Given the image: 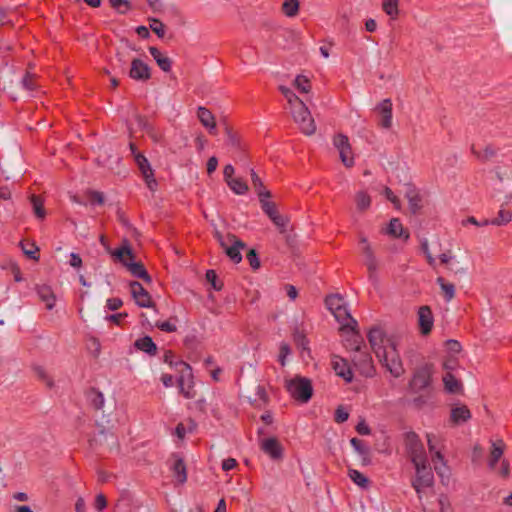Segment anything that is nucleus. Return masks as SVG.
Here are the masks:
<instances>
[{"mask_svg":"<svg viewBox=\"0 0 512 512\" xmlns=\"http://www.w3.org/2000/svg\"><path fill=\"white\" fill-rule=\"evenodd\" d=\"M410 459L415 468L412 487L417 492L419 498H421V492L425 488L433 486V469L440 477L441 482L445 485L448 484L450 470L440 450H411Z\"/></svg>","mask_w":512,"mask_h":512,"instance_id":"1","label":"nucleus"},{"mask_svg":"<svg viewBox=\"0 0 512 512\" xmlns=\"http://www.w3.org/2000/svg\"><path fill=\"white\" fill-rule=\"evenodd\" d=\"M91 399L98 411L101 410V416L97 417V426L99 428V436L96 438V445L100 446H115L114 435L110 430L114 427L116 420L111 414L105 413L104 396L99 391H92Z\"/></svg>","mask_w":512,"mask_h":512,"instance_id":"2","label":"nucleus"},{"mask_svg":"<svg viewBox=\"0 0 512 512\" xmlns=\"http://www.w3.org/2000/svg\"><path fill=\"white\" fill-rule=\"evenodd\" d=\"M106 249L114 260L123 264L134 277L140 278L146 283L151 282V277L147 273L144 265L134 260L135 255L127 240H124L122 245L115 250H111L109 247Z\"/></svg>","mask_w":512,"mask_h":512,"instance_id":"3","label":"nucleus"},{"mask_svg":"<svg viewBox=\"0 0 512 512\" xmlns=\"http://www.w3.org/2000/svg\"><path fill=\"white\" fill-rule=\"evenodd\" d=\"M344 333L348 334L346 346L355 351L353 356V362L359 366L361 373L365 376H372L374 373V367L372 365V357L369 353L362 351V341L360 336L354 331L353 328L344 327Z\"/></svg>","mask_w":512,"mask_h":512,"instance_id":"4","label":"nucleus"},{"mask_svg":"<svg viewBox=\"0 0 512 512\" xmlns=\"http://www.w3.org/2000/svg\"><path fill=\"white\" fill-rule=\"evenodd\" d=\"M432 366L425 364L418 367L409 383L410 390L416 397L413 399L417 407H422L426 403L425 392L431 385Z\"/></svg>","mask_w":512,"mask_h":512,"instance_id":"5","label":"nucleus"},{"mask_svg":"<svg viewBox=\"0 0 512 512\" xmlns=\"http://www.w3.org/2000/svg\"><path fill=\"white\" fill-rule=\"evenodd\" d=\"M375 356L393 377L399 378L405 373L396 341L388 342L386 348H383Z\"/></svg>","mask_w":512,"mask_h":512,"instance_id":"6","label":"nucleus"},{"mask_svg":"<svg viewBox=\"0 0 512 512\" xmlns=\"http://www.w3.org/2000/svg\"><path fill=\"white\" fill-rule=\"evenodd\" d=\"M285 387L289 394L296 400L306 403L312 396V385L309 379L295 376L285 379Z\"/></svg>","mask_w":512,"mask_h":512,"instance_id":"7","label":"nucleus"},{"mask_svg":"<svg viewBox=\"0 0 512 512\" xmlns=\"http://www.w3.org/2000/svg\"><path fill=\"white\" fill-rule=\"evenodd\" d=\"M215 237L219 242L220 246L224 249L227 256L235 263H239L242 260L240 250L245 247L244 242L237 239L232 234L222 235L216 231Z\"/></svg>","mask_w":512,"mask_h":512,"instance_id":"8","label":"nucleus"},{"mask_svg":"<svg viewBox=\"0 0 512 512\" xmlns=\"http://www.w3.org/2000/svg\"><path fill=\"white\" fill-rule=\"evenodd\" d=\"M291 111L295 122L299 124L300 129L304 134L310 136L315 133L316 125L304 102H298V106L293 107Z\"/></svg>","mask_w":512,"mask_h":512,"instance_id":"9","label":"nucleus"},{"mask_svg":"<svg viewBox=\"0 0 512 512\" xmlns=\"http://www.w3.org/2000/svg\"><path fill=\"white\" fill-rule=\"evenodd\" d=\"M333 146L338 151L343 165L347 168L352 167L354 165V156L349 138L342 133H338L333 137Z\"/></svg>","mask_w":512,"mask_h":512,"instance_id":"10","label":"nucleus"},{"mask_svg":"<svg viewBox=\"0 0 512 512\" xmlns=\"http://www.w3.org/2000/svg\"><path fill=\"white\" fill-rule=\"evenodd\" d=\"M326 306L339 322L350 321L356 323L350 316L343 298L339 295H331L326 298Z\"/></svg>","mask_w":512,"mask_h":512,"instance_id":"11","label":"nucleus"},{"mask_svg":"<svg viewBox=\"0 0 512 512\" xmlns=\"http://www.w3.org/2000/svg\"><path fill=\"white\" fill-rule=\"evenodd\" d=\"M176 366L177 372L179 373L178 386L180 393H182L184 397L188 399L195 397L196 393L192 390L190 385H188L186 388V382H189L192 376L190 366L183 361L177 362Z\"/></svg>","mask_w":512,"mask_h":512,"instance_id":"12","label":"nucleus"},{"mask_svg":"<svg viewBox=\"0 0 512 512\" xmlns=\"http://www.w3.org/2000/svg\"><path fill=\"white\" fill-rule=\"evenodd\" d=\"M368 341L374 354L377 355L383 348H386L388 342L395 340L385 335L381 328L373 327L368 333Z\"/></svg>","mask_w":512,"mask_h":512,"instance_id":"13","label":"nucleus"},{"mask_svg":"<svg viewBox=\"0 0 512 512\" xmlns=\"http://www.w3.org/2000/svg\"><path fill=\"white\" fill-rule=\"evenodd\" d=\"M488 466L503 477L509 474V464L503 458V450L490 451Z\"/></svg>","mask_w":512,"mask_h":512,"instance_id":"14","label":"nucleus"},{"mask_svg":"<svg viewBox=\"0 0 512 512\" xmlns=\"http://www.w3.org/2000/svg\"><path fill=\"white\" fill-rule=\"evenodd\" d=\"M169 467L177 483L184 484L187 481L186 464L179 454H172Z\"/></svg>","mask_w":512,"mask_h":512,"instance_id":"15","label":"nucleus"},{"mask_svg":"<svg viewBox=\"0 0 512 512\" xmlns=\"http://www.w3.org/2000/svg\"><path fill=\"white\" fill-rule=\"evenodd\" d=\"M128 74L136 81H146L151 77L149 66L138 58L131 59V67Z\"/></svg>","mask_w":512,"mask_h":512,"instance_id":"16","label":"nucleus"},{"mask_svg":"<svg viewBox=\"0 0 512 512\" xmlns=\"http://www.w3.org/2000/svg\"><path fill=\"white\" fill-rule=\"evenodd\" d=\"M134 50V47L129 41H122L120 46L117 48L116 59L114 68H118L121 71L126 70L127 63L131 60L130 52Z\"/></svg>","mask_w":512,"mask_h":512,"instance_id":"17","label":"nucleus"},{"mask_svg":"<svg viewBox=\"0 0 512 512\" xmlns=\"http://www.w3.org/2000/svg\"><path fill=\"white\" fill-rule=\"evenodd\" d=\"M130 291L137 305L145 308L152 306V300L149 293L139 282H132L130 284Z\"/></svg>","mask_w":512,"mask_h":512,"instance_id":"18","label":"nucleus"},{"mask_svg":"<svg viewBox=\"0 0 512 512\" xmlns=\"http://www.w3.org/2000/svg\"><path fill=\"white\" fill-rule=\"evenodd\" d=\"M130 148L134 154V158H135V161L139 167V169L141 170L147 184H148V187L153 190L154 189V186L156 185V182L154 179H151L152 177V170L150 168V165L148 163V160L145 158V156H143L142 154L140 153H136L135 152V148H134V145L133 144H130Z\"/></svg>","mask_w":512,"mask_h":512,"instance_id":"19","label":"nucleus"},{"mask_svg":"<svg viewBox=\"0 0 512 512\" xmlns=\"http://www.w3.org/2000/svg\"><path fill=\"white\" fill-rule=\"evenodd\" d=\"M376 450H353L352 460L356 465L369 466L377 462L374 452ZM380 452L381 450H377Z\"/></svg>","mask_w":512,"mask_h":512,"instance_id":"20","label":"nucleus"},{"mask_svg":"<svg viewBox=\"0 0 512 512\" xmlns=\"http://www.w3.org/2000/svg\"><path fill=\"white\" fill-rule=\"evenodd\" d=\"M418 322L422 334L426 335L430 333L433 326V316L428 306L420 307L418 311Z\"/></svg>","mask_w":512,"mask_h":512,"instance_id":"21","label":"nucleus"},{"mask_svg":"<svg viewBox=\"0 0 512 512\" xmlns=\"http://www.w3.org/2000/svg\"><path fill=\"white\" fill-rule=\"evenodd\" d=\"M377 110L380 115L379 124L383 128H390L392 125V103L389 99L383 100L378 106Z\"/></svg>","mask_w":512,"mask_h":512,"instance_id":"22","label":"nucleus"},{"mask_svg":"<svg viewBox=\"0 0 512 512\" xmlns=\"http://www.w3.org/2000/svg\"><path fill=\"white\" fill-rule=\"evenodd\" d=\"M197 116L201 124L209 129L210 133H214L216 130V122L213 114L205 107H199Z\"/></svg>","mask_w":512,"mask_h":512,"instance_id":"23","label":"nucleus"},{"mask_svg":"<svg viewBox=\"0 0 512 512\" xmlns=\"http://www.w3.org/2000/svg\"><path fill=\"white\" fill-rule=\"evenodd\" d=\"M37 294L41 301H43L46 305V308L51 310L56 301L55 294L49 286L42 285L37 288Z\"/></svg>","mask_w":512,"mask_h":512,"instance_id":"24","label":"nucleus"},{"mask_svg":"<svg viewBox=\"0 0 512 512\" xmlns=\"http://www.w3.org/2000/svg\"><path fill=\"white\" fill-rule=\"evenodd\" d=\"M362 243L365 244V247H364V253L366 254V266H367V269H368V272H369V279L372 281V282H375V272L377 270V261L375 259V257L373 256L372 252H371V249L369 247L368 244H366V240L363 239L362 240Z\"/></svg>","mask_w":512,"mask_h":512,"instance_id":"25","label":"nucleus"},{"mask_svg":"<svg viewBox=\"0 0 512 512\" xmlns=\"http://www.w3.org/2000/svg\"><path fill=\"white\" fill-rule=\"evenodd\" d=\"M333 368L335 373L342 377L345 381L350 382L352 380V372L348 363L343 359H337L333 362Z\"/></svg>","mask_w":512,"mask_h":512,"instance_id":"26","label":"nucleus"},{"mask_svg":"<svg viewBox=\"0 0 512 512\" xmlns=\"http://www.w3.org/2000/svg\"><path fill=\"white\" fill-rule=\"evenodd\" d=\"M436 282L440 286V293L442 297L446 302H450L455 296V286L452 283L447 282L443 277H438Z\"/></svg>","mask_w":512,"mask_h":512,"instance_id":"27","label":"nucleus"},{"mask_svg":"<svg viewBox=\"0 0 512 512\" xmlns=\"http://www.w3.org/2000/svg\"><path fill=\"white\" fill-rule=\"evenodd\" d=\"M149 52L163 71L168 72L171 69L170 58L164 56L156 47H150Z\"/></svg>","mask_w":512,"mask_h":512,"instance_id":"28","label":"nucleus"},{"mask_svg":"<svg viewBox=\"0 0 512 512\" xmlns=\"http://www.w3.org/2000/svg\"><path fill=\"white\" fill-rule=\"evenodd\" d=\"M471 417V413L466 406H456L451 411V420L455 424H461Z\"/></svg>","mask_w":512,"mask_h":512,"instance_id":"29","label":"nucleus"},{"mask_svg":"<svg viewBox=\"0 0 512 512\" xmlns=\"http://www.w3.org/2000/svg\"><path fill=\"white\" fill-rule=\"evenodd\" d=\"M406 198L409 202L410 210L416 213L422 207V200L419 193L414 188H408Z\"/></svg>","mask_w":512,"mask_h":512,"instance_id":"30","label":"nucleus"},{"mask_svg":"<svg viewBox=\"0 0 512 512\" xmlns=\"http://www.w3.org/2000/svg\"><path fill=\"white\" fill-rule=\"evenodd\" d=\"M135 346L137 349L141 350V351H144L148 354H155L156 353V345L155 343L153 342L152 338L148 337V336H145L143 338H140L138 340H136L135 342Z\"/></svg>","mask_w":512,"mask_h":512,"instance_id":"31","label":"nucleus"},{"mask_svg":"<svg viewBox=\"0 0 512 512\" xmlns=\"http://www.w3.org/2000/svg\"><path fill=\"white\" fill-rule=\"evenodd\" d=\"M445 389L450 393H458L461 390V383L451 374L446 372L443 376Z\"/></svg>","mask_w":512,"mask_h":512,"instance_id":"32","label":"nucleus"},{"mask_svg":"<svg viewBox=\"0 0 512 512\" xmlns=\"http://www.w3.org/2000/svg\"><path fill=\"white\" fill-rule=\"evenodd\" d=\"M512 213L504 208H501L498 212L497 217L492 220H484V224H492L496 226L505 225L511 221Z\"/></svg>","mask_w":512,"mask_h":512,"instance_id":"33","label":"nucleus"},{"mask_svg":"<svg viewBox=\"0 0 512 512\" xmlns=\"http://www.w3.org/2000/svg\"><path fill=\"white\" fill-rule=\"evenodd\" d=\"M251 181H252V185H253L256 193L259 196V199H261L263 197H266V198H270L271 197L270 192L264 188L261 179L255 173L254 170H251Z\"/></svg>","mask_w":512,"mask_h":512,"instance_id":"34","label":"nucleus"},{"mask_svg":"<svg viewBox=\"0 0 512 512\" xmlns=\"http://www.w3.org/2000/svg\"><path fill=\"white\" fill-rule=\"evenodd\" d=\"M349 478L360 488L366 489L369 486V479L356 469L349 468Z\"/></svg>","mask_w":512,"mask_h":512,"instance_id":"35","label":"nucleus"},{"mask_svg":"<svg viewBox=\"0 0 512 512\" xmlns=\"http://www.w3.org/2000/svg\"><path fill=\"white\" fill-rule=\"evenodd\" d=\"M399 0H382L383 11L392 19H396L399 14Z\"/></svg>","mask_w":512,"mask_h":512,"instance_id":"36","label":"nucleus"},{"mask_svg":"<svg viewBox=\"0 0 512 512\" xmlns=\"http://www.w3.org/2000/svg\"><path fill=\"white\" fill-rule=\"evenodd\" d=\"M282 11L287 17H295L299 11V1L285 0L282 4Z\"/></svg>","mask_w":512,"mask_h":512,"instance_id":"37","label":"nucleus"},{"mask_svg":"<svg viewBox=\"0 0 512 512\" xmlns=\"http://www.w3.org/2000/svg\"><path fill=\"white\" fill-rule=\"evenodd\" d=\"M230 189L237 195H243L248 191L247 184L240 178H234L227 183Z\"/></svg>","mask_w":512,"mask_h":512,"instance_id":"38","label":"nucleus"},{"mask_svg":"<svg viewBox=\"0 0 512 512\" xmlns=\"http://www.w3.org/2000/svg\"><path fill=\"white\" fill-rule=\"evenodd\" d=\"M386 233L393 237H401L404 233L403 226L399 219L393 218L386 228Z\"/></svg>","mask_w":512,"mask_h":512,"instance_id":"39","label":"nucleus"},{"mask_svg":"<svg viewBox=\"0 0 512 512\" xmlns=\"http://www.w3.org/2000/svg\"><path fill=\"white\" fill-rule=\"evenodd\" d=\"M279 90L281 91V93L284 95V97L287 99L288 103L290 104L291 106V110L293 109V107H297L298 106V102H303L301 99H299V97L291 90L289 89L288 87H285V86H280L279 87Z\"/></svg>","mask_w":512,"mask_h":512,"instance_id":"40","label":"nucleus"},{"mask_svg":"<svg viewBox=\"0 0 512 512\" xmlns=\"http://www.w3.org/2000/svg\"><path fill=\"white\" fill-rule=\"evenodd\" d=\"M30 199H31V204H32L33 211H34L35 215L38 218L43 219L45 217L46 213H45V209L43 207L42 199L37 195H32Z\"/></svg>","mask_w":512,"mask_h":512,"instance_id":"41","label":"nucleus"},{"mask_svg":"<svg viewBox=\"0 0 512 512\" xmlns=\"http://www.w3.org/2000/svg\"><path fill=\"white\" fill-rule=\"evenodd\" d=\"M371 204V198L370 196L365 192H359L356 195V205L357 208L360 211H364L370 207Z\"/></svg>","mask_w":512,"mask_h":512,"instance_id":"42","label":"nucleus"},{"mask_svg":"<svg viewBox=\"0 0 512 512\" xmlns=\"http://www.w3.org/2000/svg\"><path fill=\"white\" fill-rule=\"evenodd\" d=\"M259 200H260V203H261V208L268 215V217L270 219L278 213L276 205L273 202H270L268 200V198L263 197V198H261Z\"/></svg>","mask_w":512,"mask_h":512,"instance_id":"43","label":"nucleus"},{"mask_svg":"<svg viewBox=\"0 0 512 512\" xmlns=\"http://www.w3.org/2000/svg\"><path fill=\"white\" fill-rule=\"evenodd\" d=\"M149 27L150 29L160 38L165 36V26L164 24L156 18L149 19Z\"/></svg>","mask_w":512,"mask_h":512,"instance_id":"44","label":"nucleus"},{"mask_svg":"<svg viewBox=\"0 0 512 512\" xmlns=\"http://www.w3.org/2000/svg\"><path fill=\"white\" fill-rule=\"evenodd\" d=\"M294 86L302 93H308L311 88L308 78L303 75H298L295 78Z\"/></svg>","mask_w":512,"mask_h":512,"instance_id":"45","label":"nucleus"},{"mask_svg":"<svg viewBox=\"0 0 512 512\" xmlns=\"http://www.w3.org/2000/svg\"><path fill=\"white\" fill-rule=\"evenodd\" d=\"M406 448H416L419 445V438L414 432H407L404 435Z\"/></svg>","mask_w":512,"mask_h":512,"instance_id":"46","label":"nucleus"},{"mask_svg":"<svg viewBox=\"0 0 512 512\" xmlns=\"http://www.w3.org/2000/svg\"><path fill=\"white\" fill-rule=\"evenodd\" d=\"M35 373H36L37 377L46 384L47 387H49V388L53 387V382L49 378L46 370L43 367H36Z\"/></svg>","mask_w":512,"mask_h":512,"instance_id":"47","label":"nucleus"},{"mask_svg":"<svg viewBox=\"0 0 512 512\" xmlns=\"http://www.w3.org/2000/svg\"><path fill=\"white\" fill-rule=\"evenodd\" d=\"M472 151L481 160H489L495 155V151L491 147H486L482 153L475 147L472 148Z\"/></svg>","mask_w":512,"mask_h":512,"instance_id":"48","label":"nucleus"},{"mask_svg":"<svg viewBox=\"0 0 512 512\" xmlns=\"http://www.w3.org/2000/svg\"><path fill=\"white\" fill-rule=\"evenodd\" d=\"M107 507V499L104 494L99 493L94 500V508L97 511H103Z\"/></svg>","mask_w":512,"mask_h":512,"instance_id":"49","label":"nucleus"},{"mask_svg":"<svg viewBox=\"0 0 512 512\" xmlns=\"http://www.w3.org/2000/svg\"><path fill=\"white\" fill-rule=\"evenodd\" d=\"M206 279L212 285V287L215 290H220L221 289L222 284L217 281V275H216L215 271L208 270L206 272Z\"/></svg>","mask_w":512,"mask_h":512,"instance_id":"50","label":"nucleus"},{"mask_svg":"<svg viewBox=\"0 0 512 512\" xmlns=\"http://www.w3.org/2000/svg\"><path fill=\"white\" fill-rule=\"evenodd\" d=\"M22 249L25 255H27L30 258L36 259V253L38 251V248L33 243H23Z\"/></svg>","mask_w":512,"mask_h":512,"instance_id":"51","label":"nucleus"},{"mask_svg":"<svg viewBox=\"0 0 512 512\" xmlns=\"http://www.w3.org/2000/svg\"><path fill=\"white\" fill-rule=\"evenodd\" d=\"M290 352L291 350L289 345L286 343H281L278 361L281 363L282 366L286 364L285 359L290 354Z\"/></svg>","mask_w":512,"mask_h":512,"instance_id":"52","label":"nucleus"},{"mask_svg":"<svg viewBox=\"0 0 512 512\" xmlns=\"http://www.w3.org/2000/svg\"><path fill=\"white\" fill-rule=\"evenodd\" d=\"M271 220L281 230V232H284L286 224L288 222V219L285 216H282L279 213H277L275 216L271 218Z\"/></svg>","mask_w":512,"mask_h":512,"instance_id":"53","label":"nucleus"},{"mask_svg":"<svg viewBox=\"0 0 512 512\" xmlns=\"http://www.w3.org/2000/svg\"><path fill=\"white\" fill-rule=\"evenodd\" d=\"M247 260L249 261V264L250 266L253 268V269H257L259 268L260 266V262L257 258V255H256V252L254 249H250L248 252H247Z\"/></svg>","mask_w":512,"mask_h":512,"instance_id":"54","label":"nucleus"},{"mask_svg":"<svg viewBox=\"0 0 512 512\" xmlns=\"http://www.w3.org/2000/svg\"><path fill=\"white\" fill-rule=\"evenodd\" d=\"M349 417V413L342 407H338L335 412V421L337 423L345 422Z\"/></svg>","mask_w":512,"mask_h":512,"instance_id":"55","label":"nucleus"},{"mask_svg":"<svg viewBox=\"0 0 512 512\" xmlns=\"http://www.w3.org/2000/svg\"><path fill=\"white\" fill-rule=\"evenodd\" d=\"M110 3L120 13H124L128 9V0H110Z\"/></svg>","mask_w":512,"mask_h":512,"instance_id":"56","label":"nucleus"},{"mask_svg":"<svg viewBox=\"0 0 512 512\" xmlns=\"http://www.w3.org/2000/svg\"><path fill=\"white\" fill-rule=\"evenodd\" d=\"M156 326L160 330L165 331V332H174L177 329L176 325L170 321L157 322Z\"/></svg>","mask_w":512,"mask_h":512,"instance_id":"57","label":"nucleus"},{"mask_svg":"<svg viewBox=\"0 0 512 512\" xmlns=\"http://www.w3.org/2000/svg\"><path fill=\"white\" fill-rule=\"evenodd\" d=\"M383 194L384 196L389 200L391 201L394 206L396 208H399L400 207V201L399 199L394 195V193L392 192V190L388 187H385L384 188V191H383Z\"/></svg>","mask_w":512,"mask_h":512,"instance_id":"58","label":"nucleus"},{"mask_svg":"<svg viewBox=\"0 0 512 512\" xmlns=\"http://www.w3.org/2000/svg\"><path fill=\"white\" fill-rule=\"evenodd\" d=\"M282 444L276 438H267L264 440L262 448H281Z\"/></svg>","mask_w":512,"mask_h":512,"instance_id":"59","label":"nucleus"},{"mask_svg":"<svg viewBox=\"0 0 512 512\" xmlns=\"http://www.w3.org/2000/svg\"><path fill=\"white\" fill-rule=\"evenodd\" d=\"M256 396L262 403L266 404L268 402L267 392L265 388L260 385L256 387Z\"/></svg>","mask_w":512,"mask_h":512,"instance_id":"60","label":"nucleus"},{"mask_svg":"<svg viewBox=\"0 0 512 512\" xmlns=\"http://www.w3.org/2000/svg\"><path fill=\"white\" fill-rule=\"evenodd\" d=\"M237 466V461L234 458H227L222 462V469L224 471H230Z\"/></svg>","mask_w":512,"mask_h":512,"instance_id":"61","label":"nucleus"},{"mask_svg":"<svg viewBox=\"0 0 512 512\" xmlns=\"http://www.w3.org/2000/svg\"><path fill=\"white\" fill-rule=\"evenodd\" d=\"M440 512H453L446 497H440L439 499Z\"/></svg>","mask_w":512,"mask_h":512,"instance_id":"62","label":"nucleus"},{"mask_svg":"<svg viewBox=\"0 0 512 512\" xmlns=\"http://www.w3.org/2000/svg\"><path fill=\"white\" fill-rule=\"evenodd\" d=\"M22 85L27 90H33L35 88V84H34L33 78H32V76L30 74H27L23 78Z\"/></svg>","mask_w":512,"mask_h":512,"instance_id":"63","label":"nucleus"},{"mask_svg":"<svg viewBox=\"0 0 512 512\" xmlns=\"http://www.w3.org/2000/svg\"><path fill=\"white\" fill-rule=\"evenodd\" d=\"M122 306V301L119 298H112L107 300V307L114 311Z\"/></svg>","mask_w":512,"mask_h":512,"instance_id":"64","label":"nucleus"}]
</instances>
